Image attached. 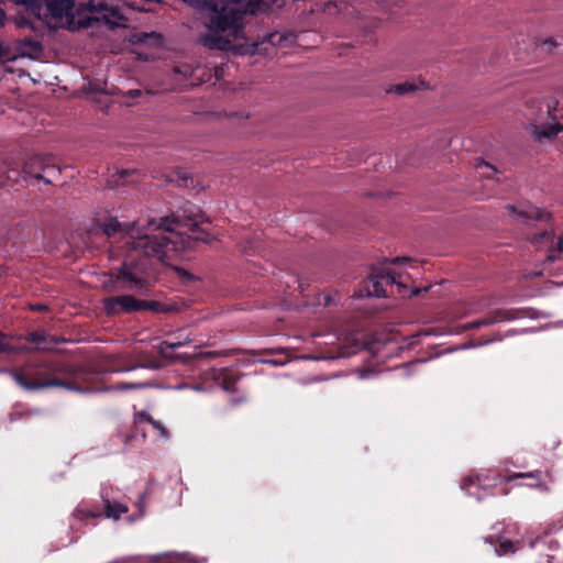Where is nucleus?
Here are the masks:
<instances>
[{
	"label": "nucleus",
	"mask_w": 563,
	"mask_h": 563,
	"mask_svg": "<svg viewBox=\"0 0 563 563\" xmlns=\"http://www.w3.org/2000/svg\"><path fill=\"white\" fill-rule=\"evenodd\" d=\"M145 305H141V309H150L156 312H169L174 311L175 307L167 303H161L158 301H144Z\"/></svg>",
	"instance_id": "12"
},
{
	"label": "nucleus",
	"mask_w": 563,
	"mask_h": 563,
	"mask_svg": "<svg viewBox=\"0 0 563 563\" xmlns=\"http://www.w3.org/2000/svg\"><path fill=\"white\" fill-rule=\"evenodd\" d=\"M195 239H196V240H202V241H205V242H208V240H206V239H203V238H200V236H198V235H197V236H195Z\"/></svg>",
	"instance_id": "30"
},
{
	"label": "nucleus",
	"mask_w": 563,
	"mask_h": 563,
	"mask_svg": "<svg viewBox=\"0 0 563 563\" xmlns=\"http://www.w3.org/2000/svg\"><path fill=\"white\" fill-rule=\"evenodd\" d=\"M269 3L274 4L276 3L278 0H267Z\"/></svg>",
	"instance_id": "31"
},
{
	"label": "nucleus",
	"mask_w": 563,
	"mask_h": 563,
	"mask_svg": "<svg viewBox=\"0 0 563 563\" xmlns=\"http://www.w3.org/2000/svg\"><path fill=\"white\" fill-rule=\"evenodd\" d=\"M141 305H145V302H140L132 296H120L104 299L103 307L108 313L114 314L141 310Z\"/></svg>",
	"instance_id": "8"
},
{
	"label": "nucleus",
	"mask_w": 563,
	"mask_h": 563,
	"mask_svg": "<svg viewBox=\"0 0 563 563\" xmlns=\"http://www.w3.org/2000/svg\"><path fill=\"white\" fill-rule=\"evenodd\" d=\"M16 25L19 27H24L29 25V22L24 18H21L16 20Z\"/></svg>",
	"instance_id": "20"
},
{
	"label": "nucleus",
	"mask_w": 563,
	"mask_h": 563,
	"mask_svg": "<svg viewBox=\"0 0 563 563\" xmlns=\"http://www.w3.org/2000/svg\"><path fill=\"white\" fill-rule=\"evenodd\" d=\"M4 21H5V12L2 8H0V26L3 25Z\"/></svg>",
	"instance_id": "25"
},
{
	"label": "nucleus",
	"mask_w": 563,
	"mask_h": 563,
	"mask_svg": "<svg viewBox=\"0 0 563 563\" xmlns=\"http://www.w3.org/2000/svg\"><path fill=\"white\" fill-rule=\"evenodd\" d=\"M84 20H87V24L82 25L81 29L89 27L96 22H101L109 27L126 26V18L118 7H109L102 3H87Z\"/></svg>",
	"instance_id": "4"
},
{
	"label": "nucleus",
	"mask_w": 563,
	"mask_h": 563,
	"mask_svg": "<svg viewBox=\"0 0 563 563\" xmlns=\"http://www.w3.org/2000/svg\"><path fill=\"white\" fill-rule=\"evenodd\" d=\"M409 261H410L409 258L396 257V258L393 260V264L405 263V262H409Z\"/></svg>",
	"instance_id": "26"
},
{
	"label": "nucleus",
	"mask_w": 563,
	"mask_h": 563,
	"mask_svg": "<svg viewBox=\"0 0 563 563\" xmlns=\"http://www.w3.org/2000/svg\"><path fill=\"white\" fill-rule=\"evenodd\" d=\"M19 51L22 55L34 58L42 52V45L38 41L25 38L19 42Z\"/></svg>",
	"instance_id": "10"
},
{
	"label": "nucleus",
	"mask_w": 563,
	"mask_h": 563,
	"mask_svg": "<svg viewBox=\"0 0 563 563\" xmlns=\"http://www.w3.org/2000/svg\"><path fill=\"white\" fill-rule=\"evenodd\" d=\"M508 210L512 216L520 217V218L538 219V220H543V219L550 218L549 213L542 212L532 206H520L518 208L515 206H509Z\"/></svg>",
	"instance_id": "9"
},
{
	"label": "nucleus",
	"mask_w": 563,
	"mask_h": 563,
	"mask_svg": "<svg viewBox=\"0 0 563 563\" xmlns=\"http://www.w3.org/2000/svg\"><path fill=\"white\" fill-rule=\"evenodd\" d=\"M30 341L32 342V347L38 350H45L48 347L46 343V336L44 333H33L30 335Z\"/></svg>",
	"instance_id": "14"
},
{
	"label": "nucleus",
	"mask_w": 563,
	"mask_h": 563,
	"mask_svg": "<svg viewBox=\"0 0 563 563\" xmlns=\"http://www.w3.org/2000/svg\"><path fill=\"white\" fill-rule=\"evenodd\" d=\"M24 172L31 177L51 184L59 175V169L42 156H33L24 164Z\"/></svg>",
	"instance_id": "5"
},
{
	"label": "nucleus",
	"mask_w": 563,
	"mask_h": 563,
	"mask_svg": "<svg viewBox=\"0 0 563 563\" xmlns=\"http://www.w3.org/2000/svg\"><path fill=\"white\" fill-rule=\"evenodd\" d=\"M200 11L206 29L201 42L210 49L230 51L235 55L273 56L285 48L290 38L279 32L269 33L256 41H247L243 15L267 10V0H181Z\"/></svg>",
	"instance_id": "1"
},
{
	"label": "nucleus",
	"mask_w": 563,
	"mask_h": 563,
	"mask_svg": "<svg viewBox=\"0 0 563 563\" xmlns=\"http://www.w3.org/2000/svg\"><path fill=\"white\" fill-rule=\"evenodd\" d=\"M402 276V272L384 269L383 272L373 277L372 284L374 289L369 291V294L376 297H382L386 295V290L384 289L385 286L396 285L398 288H404L405 286L400 282H398V279L401 278Z\"/></svg>",
	"instance_id": "6"
},
{
	"label": "nucleus",
	"mask_w": 563,
	"mask_h": 563,
	"mask_svg": "<svg viewBox=\"0 0 563 563\" xmlns=\"http://www.w3.org/2000/svg\"><path fill=\"white\" fill-rule=\"evenodd\" d=\"M177 273H178L179 277H181V278H190L191 277L187 272H185L184 269H180V268H177Z\"/></svg>",
	"instance_id": "24"
},
{
	"label": "nucleus",
	"mask_w": 563,
	"mask_h": 563,
	"mask_svg": "<svg viewBox=\"0 0 563 563\" xmlns=\"http://www.w3.org/2000/svg\"><path fill=\"white\" fill-rule=\"evenodd\" d=\"M500 549L503 553H507L508 551H512V543L509 541H505L500 543Z\"/></svg>",
	"instance_id": "18"
},
{
	"label": "nucleus",
	"mask_w": 563,
	"mask_h": 563,
	"mask_svg": "<svg viewBox=\"0 0 563 563\" xmlns=\"http://www.w3.org/2000/svg\"><path fill=\"white\" fill-rule=\"evenodd\" d=\"M184 343L183 342H164L163 345L170 349V350H175L179 346H181Z\"/></svg>",
	"instance_id": "19"
},
{
	"label": "nucleus",
	"mask_w": 563,
	"mask_h": 563,
	"mask_svg": "<svg viewBox=\"0 0 563 563\" xmlns=\"http://www.w3.org/2000/svg\"><path fill=\"white\" fill-rule=\"evenodd\" d=\"M176 225L174 219L165 218L158 224L153 220L148 222V228L163 229L165 232L142 234L136 228L129 230L124 236L126 250L123 255V264L118 275L122 287L133 288L144 282L150 258L164 262L170 252L191 246L190 238L174 232Z\"/></svg>",
	"instance_id": "2"
},
{
	"label": "nucleus",
	"mask_w": 563,
	"mask_h": 563,
	"mask_svg": "<svg viewBox=\"0 0 563 563\" xmlns=\"http://www.w3.org/2000/svg\"><path fill=\"white\" fill-rule=\"evenodd\" d=\"M49 29L65 25L70 31L87 24L84 20L86 4L76 5V0H13Z\"/></svg>",
	"instance_id": "3"
},
{
	"label": "nucleus",
	"mask_w": 563,
	"mask_h": 563,
	"mask_svg": "<svg viewBox=\"0 0 563 563\" xmlns=\"http://www.w3.org/2000/svg\"><path fill=\"white\" fill-rule=\"evenodd\" d=\"M540 472L536 473H527V474H518L517 477H539Z\"/></svg>",
	"instance_id": "23"
},
{
	"label": "nucleus",
	"mask_w": 563,
	"mask_h": 563,
	"mask_svg": "<svg viewBox=\"0 0 563 563\" xmlns=\"http://www.w3.org/2000/svg\"><path fill=\"white\" fill-rule=\"evenodd\" d=\"M413 90V85L411 84H402V85H397L395 88H394V91L398 95H404L408 91H411Z\"/></svg>",
	"instance_id": "17"
},
{
	"label": "nucleus",
	"mask_w": 563,
	"mask_h": 563,
	"mask_svg": "<svg viewBox=\"0 0 563 563\" xmlns=\"http://www.w3.org/2000/svg\"><path fill=\"white\" fill-rule=\"evenodd\" d=\"M563 125L558 123L553 117L551 122H544L543 120H537L530 124V132L537 142H543L547 140L554 139L561 131Z\"/></svg>",
	"instance_id": "7"
},
{
	"label": "nucleus",
	"mask_w": 563,
	"mask_h": 563,
	"mask_svg": "<svg viewBox=\"0 0 563 563\" xmlns=\"http://www.w3.org/2000/svg\"><path fill=\"white\" fill-rule=\"evenodd\" d=\"M126 96L131 97V98H135V97H139L141 95V91L135 89V90H129L126 93Z\"/></svg>",
	"instance_id": "21"
},
{
	"label": "nucleus",
	"mask_w": 563,
	"mask_h": 563,
	"mask_svg": "<svg viewBox=\"0 0 563 563\" xmlns=\"http://www.w3.org/2000/svg\"><path fill=\"white\" fill-rule=\"evenodd\" d=\"M15 380L18 382V384H20L25 389H40V388L58 387V386L71 389L70 385L60 383L58 380H48V382H44V383H40V384H27V383H24L23 379L19 375H15Z\"/></svg>",
	"instance_id": "11"
},
{
	"label": "nucleus",
	"mask_w": 563,
	"mask_h": 563,
	"mask_svg": "<svg viewBox=\"0 0 563 563\" xmlns=\"http://www.w3.org/2000/svg\"><path fill=\"white\" fill-rule=\"evenodd\" d=\"M139 385H124L122 386L121 388L122 389H125V388H131V387H137Z\"/></svg>",
	"instance_id": "29"
},
{
	"label": "nucleus",
	"mask_w": 563,
	"mask_h": 563,
	"mask_svg": "<svg viewBox=\"0 0 563 563\" xmlns=\"http://www.w3.org/2000/svg\"><path fill=\"white\" fill-rule=\"evenodd\" d=\"M128 511V507L122 504H114L107 506V515L110 518L119 519L122 514Z\"/></svg>",
	"instance_id": "13"
},
{
	"label": "nucleus",
	"mask_w": 563,
	"mask_h": 563,
	"mask_svg": "<svg viewBox=\"0 0 563 563\" xmlns=\"http://www.w3.org/2000/svg\"><path fill=\"white\" fill-rule=\"evenodd\" d=\"M145 420L153 426V428L158 432V434L162 438L168 439V437H169L168 430L159 421L154 420L150 416H146Z\"/></svg>",
	"instance_id": "15"
},
{
	"label": "nucleus",
	"mask_w": 563,
	"mask_h": 563,
	"mask_svg": "<svg viewBox=\"0 0 563 563\" xmlns=\"http://www.w3.org/2000/svg\"><path fill=\"white\" fill-rule=\"evenodd\" d=\"M13 350L8 343L0 342V353L4 351H11Z\"/></svg>",
	"instance_id": "22"
},
{
	"label": "nucleus",
	"mask_w": 563,
	"mask_h": 563,
	"mask_svg": "<svg viewBox=\"0 0 563 563\" xmlns=\"http://www.w3.org/2000/svg\"><path fill=\"white\" fill-rule=\"evenodd\" d=\"M558 42L553 37H549L542 42V47L549 53H552L558 47Z\"/></svg>",
	"instance_id": "16"
},
{
	"label": "nucleus",
	"mask_w": 563,
	"mask_h": 563,
	"mask_svg": "<svg viewBox=\"0 0 563 563\" xmlns=\"http://www.w3.org/2000/svg\"><path fill=\"white\" fill-rule=\"evenodd\" d=\"M106 231H107L108 234H110L111 232H115L117 228L113 227L112 224H110V225L107 227Z\"/></svg>",
	"instance_id": "27"
},
{
	"label": "nucleus",
	"mask_w": 563,
	"mask_h": 563,
	"mask_svg": "<svg viewBox=\"0 0 563 563\" xmlns=\"http://www.w3.org/2000/svg\"><path fill=\"white\" fill-rule=\"evenodd\" d=\"M558 247H559L560 252H563V238H560V240L558 242Z\"/></svg>",
	"instance_id": "28"
}]
</instances>
